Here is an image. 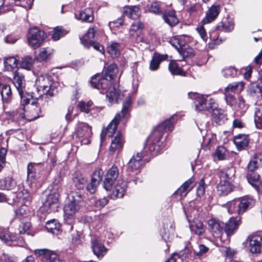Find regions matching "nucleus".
I'll return each instance as SVG.
<instances>
[{
    "label": "nucleus",
    "mask_w": 262,
    "mask_h": 262,
    "mask_svg": "<svg viewBox=\"0 0 262 262\" xmlns=\"http://www.w3.org/2000/svg\"><path fill=\"white\" fill-rule=\"evenodd\" d=\"M35 85L36 93L30 95L32 99H38L43 95L53 96L57 93L55 86L53 85V82L48 76L40 75L36 79Z\"/></svg>",
    "instance_id": "nucleus-1"
},
{
    "label": "nucleus",
    "mask_w": 262,
    "mask_h": 262,
    "mask_svg": "<svg viewBox=\"0 0 262 262\" xmlns=\"http://www.w3.org/2000/svg\"><path fill=\"white\" fill-rule=\"evenodd\" d=\"M118 69L117 64L112 63L106 68L105 76L97 74L92 77L90 81L91 86L97 89H106L111 86V80L116 76Z\"/></svg>",
    "instance_id": "nucleus-2"
},
{
    "label": "nucleus",
    "mask_w": 262,
    "mask_h": 262,
    "mask_svg": "<svg viewBox=\"0 0 262 262\" xmlns=\"http://www.w3.org/2000/svg\"><path fill=\"white\" fill-rule=\"evenodd\" d=\"M235 174L233 168L224 169L220 171V182L217 186V190L220 195H226L232 190V186L229 180H232Z\"/></svg>",
    "instance_id": "nucleus-3"
},
{
    "label": "nucleus",
    "mask_w": 262,
    "mask_h": 262,
    "mask_svg": "<svg viewBox=\"0 0 262 262\" xmlns=\"http://www.w3.org/2000/svg\"><path fill=\"white\" fill-rule=\"evenodd\" d=\"M69 203L64 207V216L71 219L79 210V203L82 201L81 194L79 192L71 191L68 195Z\"/></svg>",
    "instance_id": "nucleus-4"
},
{
    "label": "nucleus",
    "mask_w": 262,
    "mask_h": 262,
    "mask_svg": "<svg viewBox=\"0 0 262 262\" xmlns=\"http://www.w3.org/2000/svg\"><path fill=\"white\" fill-rule=\"evenodd\" d=\"M13 83L16 87L21 98V102L23 106V109L25 110V106L29 103L30 98L29 94H27V97L24 96L26 85L24 76L18 71L13 73Z\"/></svg>",
    "instance_id": "nucleus-5"
},
{
    "label": "nucleus",
    "mask_w": 262,
    "mask_h": 262,
    "mask_svg": "<svg viewBox=\"0 0 262 262\" xmlns=\"http://www.w3.org/2000/svg\"><path fill=\"white\" fill-rule=\"evenodd\" d=\"M195 99V108L198 111L208 110L215 107V101L208 95L199 94H192Z\"/></svg>",
    "instance_id": "nucleus-6"
},
{
    "label": "nucleus",
    "mask_w": 262,
    "mask_h": 262,
    "mask_svg": "<svg viewBox=\"0 0 262 262\" xmlns=\"http://www.w3.org/2000/svg\"><path fill=\"white\" fill-rule=\"evenodd\" d=\"M45 32L37 28L30 30L28 34V42L30 47L33 49L38 48L43 43L45 38Z\"/></svg>",
    "instance_id": "nucleus-7"
},
{
    "label": "nucleus",
    "mask_w": 262,
    "mask_h": 262,
    "mask_svg": "<svg viewBox=\"0 0 262 262\" xmlns=\"http://www.w3.org/2000/svg\"><path fill=\"white\" fill-rule=\"evenodd\" d=\"M59 194L56 192L48 194L46 201L40 208L41 211L48 213L57 211L59 206Z\"/></svg>",
    "instance_id": "nucleus-8"
},
{
    "label": "nucleus",
    "mask_w": 262,
    "mask_h": 262,
    "mask_svg": "<svg viewBox=\"0 0 262 262\" xmlns=\"http://www.w3.org/2000/svg\"><path fill=\"white\" fill-rule=\"evenodd\" d=\"M174 117L166 120L163 123L157 126L151 133L150 139L160 140L164 132L167 130L171 131L173 128Z\"/></svg>",
    "instance_id": "nucleus-9"
},
{
    "label": "nucleus",
    "mask_w": 262,
    "mask_h": 262,
    "mask_svg": "<svg viewBox=\"0 0 262 262\" xmlns=\"http://www.w3.org/2000/svg\"><path fill=\"white\" fill-rule=\"evenodd\" d=\"M75 135L77 138L81 139L80 142L82 144H88L90 142V138L92 135L91 128L86 123H79L75 132Z\"/></svg>",
    "instance_id": "nucleus-10"
},
{
    "label": "nucleus",
    "mask_w": 262,
    "mask_h": 262,
    "mask_svg": "<svg viewBox=\"0 0 262 262\" xmlns=\"http://www.w3.org/2000/svg\"><path fill=\"white\" fill-rule=\"evenodd\" d=\"M0 239L10 246H23L24 244L23 239L11 232L1 233Z\"/></svg>",
    "instance_id": "nucleus-11"
},
{
    "label": "nucleus",
    "mask_w": 262,
    "mask_h": 262,
    "mask_svg": "<svg viewBox=\"0 0 262 262\" xmlns=\"http://www.w3.org/2000/svg\"><path fill=\"white\" fill-rule=\"evenodd\" d=\"M119 176V169L116 166H113L105 174L104 187L106 190H110L112 185Z\"/></svg>",
    "instance_id": "nucleus-12"
},
{
    "label": "nucleus",
    "mask_w": 262,
    "mask_h": 262,
    "mask_svg": "<svg viewBox=\"0 0 262 262\" xmlns=\"http://www.w3.org/2000/svg\"><path fill=\"white\" fill-rule=\"evenodd\" d=\"M249 249L252 253H260L262 252V237L257 234L249 236Z\"/></svg>",
    "instance_id": "nucleus-13"
},
{
    "label": "nucleus",
    "mask_w": 262,
    "mask_h": 262,
    "mask_svg": "<svg viewBox=\"0 0 262 262\" xmlns=\"http://www.w3.org/2000/svg\"><path fill=\"white\" fill-rule=\"evenodd\" d=\"M120 114H117L115 116L114 119L107 125V127L102 131L100 135V139L101 141L104 140L106 136H107L110 137L113 136V135L116 132L117 125L120 122Z\"/></svg>",
    "instance_id": "nucleus-14"
},
{
    "label": "nucleus",
    "mask_w": 262,
    "mask_h": 262,
    "mask_svg": "<svg viewBox=\"0 0 262 262\" xmlns=\"http://www.w3.org/2000/svg\"><path fill=\"white\" fill-rule=\"evenodd\" d=\"M238 214L244 213L247 210L251 208L255 204V200L251 196L246 195L238 198Z\"/></svg>",
    "instance_id": "nucleus-15"
},
{
    "label": "nucleus",
    "mask_w": 262,
    "mask_h": 262,
    "mask_svg": "<svg viewBox=\"0 0 262 262\" xmlns=\"http://www.w3.org/2000/svg\"><path fill=\"white\" fill-rule=\"evenodd\" d=\"M124 142L123 135L120 133H118L112 140L109 148L110 152L112 154L119 153L123 149Z\"/></svg>",
    "instance_id": "nucleus-16"
},
{
    "label": "nucleus",
    "mask_w": 262,
    "mask_h": 262,
    "mask_svg": "<svg viewBox=\"0 0 262 262\" xmlns=\"http://www.w3.org/2000/svg\"><path fill=\"white\" fill-rule=\"evenodd\" d=\"M28 108V111L26 112V114L22 116V118L25 117L29 121H33L40 116L41 109L39 106L37 105L35 101L33 100Z\"/></svg>",
    "instance_id": "nucleus-17"
},
{
    "label": "nucleus",
    "mask_w": 262,
    "mask_h": 262,
    "mask_svg": "<svg viewBox=\"0 0 262 262\" xmlns=\"http://www.w3.org/2000/svg\"><path fill=\"white\" fill-rule=\"evenodd\" d=\"M208 225L215 237H221L224 230L225 224L223 222L215 219H210L208 221Z\"/></svg>",
    "instance_id": "nucleus-18"
},
{
    "label": "nucleus",
    "mask_w": 262,
    "mask_h": 262,
    "mask_svg": "<svg viewBox=\"0 0 262 262\" xmlns=\"http://www.w3.org/2000/svg\"><path fill=\"white\" fill-rule=\"evenodd\" d=\"M241 223V218L239 216L231 217L224 226V231L227 235H232L237 229Z\"/></svg>",
    "instance_id": "nucleus-19"
},
{
    "label": "nucleus",
    "mask_w": 262,
    "mask_h": 262,
    "mask_svg": "<svg viewBox=\"0 0 262 262\" xmlns=\"http://www.w3.org/2000/svg\"><path fill=\"white\" fill-rule=\"evenodd\" d=\"M220 12V7L218 5H212L206 12V16L202 20L203 24H207L214 21Z\"/></svg>",
    "instance_id": "nucleus-20"
},
{
    "label": "nucleus",
    "mask_w": 262,
    "mask_h": 262,
    "mask_svg": "<svg viewBox=\"0 0 262 262\" xmlns=\"http://www.w3.org/2000/svg\"><path fill=\"white\" fill-rule=\"evenodd\" d=\"M142 154L139 152L134 155L127 163V170L128 171H133L139 169L143 164L142 161Z\"/></svg>",
    "instance_id": "nucleus-21"
},
{
    "label": "nucleus",
    "mask_w": 262,
    "mask_h": 262,
    "mask_svg": "<svg viewBox=\"0 0 262 262\" xmlns=\"http://www.w3.org/2000/svg\"><path fill=\"white\" fill-rule=\"evenodd\" d=\"M150 135L148 137L146 140L147 145L145 149L148 148L149 152L153 156L157 155L160 151V140H157L156 138L154 139H150Z\"/></svg>",
    "instance_id": "nucleus-22"
},
{
    "label": "nucleus",
    "mask_w": 262,
    "mask_h": 262,
    "mask_svg": "<svg viewBox=\"0 0 262 262\" xmlns=\"http://www.w3.org/2000/svg\"><path fill=\"white\" fill-rule=\"evenodd\" d=\"M100 90L101 93H105L106 97L111 103L119 102V99L120 97V95L119 94L118 91L114 87L108 86L106 89L104 90L102 89H98Z\"/></svg>",
    "instance_id": "nucleus-23"
},
{
    "label": "nucleus",
    "mask_w": 262,
    "mask_h": 262,
    "mask_svg": "<svg viewBox=\"0 0 262 262\" xmlns=\"http://www.w3.org/2000/svg\"><path fill=\"white\" fill-rule=\"evenodd\" d=\"M45 163H30L27 167L28 179L35 180L36 178V171L44 169L46 166Z\"/></svg>",
    "instance_id": "nucleus-24"
},
{
    "label": "nucleus",
    "mask_w": 262,
    "mask_h": 262,
    "mask_svg": "<svg viewBox=\"0 0 262 262\" xmlns=\"http://www.w3.org/2000/svg\"><path fill=\"white\" fill-rule=\"evenodd\" d=\"M162 18L164 21L170 27L175 26L179 22L174 10L165 11L162 14Z\"/></svg>",
    "instance_id": "nucleus-25"
},
{
    "label": "nucleus",
    "mask_w": 262,
    "mask_h": 262,
    "mask_svg": "<svg viewBox=\"0 0 262 262\" xmlns=\"http://www.w3.org/2000/svg\"><path fill=\"white\" fill-rule=\"evenodd\" d=\"M168 55L167 54H161L158 53H155L152 59L150 62L149 69L151 71H156L158 69L160 63L167 60Z\"/></svg>",
    "instance_id": "nucleus-26"
},
{
    "label": "nucleus",
    "mask_w": 262,
    "mask_h": 262,
    "mask_svg": "<svg viewBox=\"0 0 262 262\" xmlns=\"http://www.w3.org/2000/svg\"><path fill=\"white\" fill-rule=\"evenodd\" d=\"M16 186V181L11 176L0 180L1 190H14Z\"/></svg>",
    "instance_id": "nucleus-27"
},
{
    "label": "nucleus",
    "mask_w": 262,
    "mask_h": 262,
    "mask_svg": "<svg viewBox=\"0 0 262 262\" xmlns=\"http://www.w3.org/2000/svg\"><path fill=\"white\" fill-rule=\"evenodd\" d=\"M190 40V37L188 35H181L174 37L170 39V44L176 48L178 51L179 48L182 47L184 44L187 43Z\"/></svg>",
    "instance_id": "nucleus-28"
},
{
    "label": "nucleus",
    "mask_w": 262,
    "mask_h": 262,
    "mask_svg": "<svg viewBox=\"0 0 262 262\" xmlns=\"http://www.w3.org/2000/svg\"><path fill=\"white\" fill-rule=\"evenodd\" d=\"M4 68L6 71L9 72H17L18 59L14 56L6 57L4 61Z\"/></svg>",
    "instance_id": "nucleus-29"
},
{
    "label": "nucleus",
    "mask_w": 262,
    "mask_h": 262,
    "mask_svg": "<svg viewBox=\"0 0 262 262\" xmlns=\"http://www.w3.org/2000/svg\"><path fill=\"white\" fill-rule=\"evenodd\" d=\"M96 33V28L92 27L89 29L85 36L80 39L81 43L85 47L89 48L90 46V43H92L95 39Z\"/></svg>",
    "instance_id": "nucleus-30"
},
{
    "label": "nucleus",
    "mask_w": 262,
    "mask_h": 262,
    "mask_svg": "<svg viewBox=\"0 0 262 262\" xmlns=\"http://www.w3.org/2000/svg\"><path fill=\"white\" fill-rule=\"evenodd\" d=\"M73 182L75 186L79 190L83 189L88 182V179L83 174L79 172H75Z\"/></svg>",
    "instance_id": "nucleus-31"
},
{
    "label": "nucleus",
    "mask_w": 262,
    "mask_h": 262,
    "mask_svg": "<svg viewBox=\"0 0 262 262\" xmlns=\"http://www.w3.org/2000/svg\"><path fill=\"white\" fill-rule=\"evenodd\" d=\"M233 141L237 149L242 150L248 145L249 139L246 135H238L234 137Z\"/></svg>",
    "instance_id": "nucleus-32"
},
{
    "label": "nucleus",
    "mask_w": 262,
    "mask_h": 262,
    "mask_svg": "<svg viewBox=\"0 0 262 262\" xmlns=\"http://www.w3.org/2000/svg\"><path fill=\"white\" fill-rule=\"evenodd\" d=\"M0 92L3 101L5 103L10 102L12 97L10 86L6 84H0Z\"/></svg>",
    "instance_id": "nucleus-33"
},
{
    "label": "nucleus",
    "mask_w": 262,
    "mask_h": 262,
    "mask_svg": "<svg viewBox=\"0 0 262 262\" xmlns=\"http://www.w3.org/2000/svg\"><path fill=\"white\" fill-rule=\"evenodd\" d=\"M124 15L131 19H137L141 15L140 9L138 6H127L124 8Z\"/></svg>",
    "instance_id": "nucleus-34"
},
{
    "label": "nucleus",
    "mask_w": 262,
    "mask_h": 262,
    "mask_svg": "<svg viewBox=\"0 0 262 262\" xmlns=\"http://www.w3.org/2000/svg\"><path fill=\"white\" fill-rule=\"evenodd\" d=\"M92 248L94 253L98 258L103 257L107 251L104 245L98 241H94L92 243Z\"/></svg>",
    "instance_id": "nucleus-35"
},
{
    "label": "nucleus",
    "mask_w": 262,
    "mask_h": 262,
    "mask_svg": "<svg viewBox=\"0 0 262 262\" xmlns=\"http://www.w3.org/2000/svg\"><path fill=\"white\" fill-rule=\"evenodd\" d=\"M126 187L125 181L118 180L113 190V194L117 198H122L125 192Z\"/></svg>",
    "instance_id": "nucleus-36"
},
{
    "label": "nucleus",
    "mask_w": 262,
    "mask_h": 262,
    "mask_svg": "<svg viewBox=\"0 0 262 262\" xmlns=\"http://www.w3.org/2000/svg\"><path fill=\"white\" fill-rule=\"evenodd\" d=\"M213 109L212 115L213 120L219 124L223 123L227 119L224 111L220 108Z\"/></svg>",
    "instance_id": "nucleus-37"
},
{
    "label": "nucleus",
    "mask_w": 262,
    "mask_h": 262,
    "mask_svg": "<svg viewBox=\"0 0 262 262\" xmlns=\"http://www.w3.org/2000/svg\"><path fill=\"white\" fill-rule=\"evenodd\" d=\"M53 50L49 48H44L40 50L36 58L38 61H42L50 59L53 53Z\"/></svg>",
    "instance_id": "nucleus-38"
},
{
    "label": "nucleus",
    "mask_w": 262,
    "mask_h": 262,
    "mask_svg": "<svg viewBox=\"0 0 262 262\" xmlns=\"http://www.w3.org/2000/svg\"><path fill=\"white\" fill-rule=\"evenodd\" d=\"M120 48L119 43L111 41L107 46V51L112 58H116L120 55Z\"/></svg>",
    "instance_id": "nucleus-39"
},
{
    "label": "nucleus",
    "mask_w": 262,
    "mask_h": 262,
    "mask_svg": "<svg viewBox=\"0 0 262 262\" xmlns=\"http://www.w3.org/2000/svg\"><path fill=\"white\" fill-rule=\"evenodd\" d=\"M247 177L248 182L256 190H258L261 183L259 175L254 172H249Z\"/></svg>",
    "instance_id": "nucleus-40"
},
{
    "label": "nucleus",
    "mask_w": 262,
    "mask_h": 262,
    "mask_svg": "<svg viewBox=\"0 0 262 262\" xmlns=\"http://www.w3.org/2000/svg\"><path fill=\"white\" fill-rule=\"evenodd\" d=\"M79 19L84 22H92L94 19L93 11L92 9L88 8L81 11L79 15Z\"/></svg>",
    "instance_id": "nucleus-41"
},
{
    "label": "nucleus",
    "mask_w": 262,
    "mask_h": 262,
    "mask_svg": "<svg viewBox=\"0 0 262 262\" xmlns=\"http://www.w3.org/2000/svg\"><path fill=\"white\" fill-rule=\"evenodd\" d=\"M243 82H233L229 84L225 89V91L231 93H239L244 89Z\"/></svg>",
    "instance_id": "nucleus-42"
},
{
    "label": "nucleus",
    "mask_w": 262,
    "mask_h": 262,
    "mask_svg": "<svg viewBox=\"0 0 262 262\" xmlns=\"http://www.w3.org/2000/svg\"><path fill=\"white\" fill-rule=\"evenodd\" d=\"M254 122L257 128L262 129V104L256 105L255 107Z\"/></svg>",
    "instance_id": "nucleus-43"
},
{
    "label": "nucleus",
    "mask_w": 262,
    "mask_h": 262,
    "mask_svg": "<svg viewBox=\"0 0 262 262\" xmlns=\"http://www.w3.org/2000/svg\"><path fill=\"white\" fill-rule=\"evenodd\" d=\"M69 33V31L64 29L61 26L55 27L52 31V38L54 41L59 40L61 37L64 36Z\"/></svg>",
    "instance_id": "nucleus-44"
},
{
    "label": "nucleus",
    "mask_w": 262,
    "mask_h": 262,
    "mask_svg": "<svg viewBox=\"0 0 262 262\" xmlns=\"http://www.w3.org/2000/svg\"><path fill=\"white\" fill-rule=\"evenodd\" d=\"M60 228V224L55 220H52L47 222L46 228L47 231L53 234H57Z\"/></svg>",
    "instance_id": "nucleus-45"
},
{
    "label": "nucleus",
    "mask_w": 262,
    "mask_h": 262,
    "mask_svg": "<svg viewBox=\"0 0 262 262\" xmlns=\"http://www.w3.org/2000/svg\"><path fill=\"white\" fill-rule=\"evenodd\" d=\"M233 28L234 23L232 20H227L225 21L220 22L216 26L217 30L226 32L231 31L233 29Z\"/></svg>",
    "instance_id": "nucleus-46"
},
{
    "label": "nucleus",
    "mask_w": 262,
    "mask_h": 262,
    "mask_svg": "<svg viewBox=\"0 0 262 262\" xmlns=\"http://www.w3.org/2000/svg\"><path fill=\"white\" fill-rule=\"evenodd\" d=\"M190 228L192 232L199 235H202L205 230L203 223L198 221H194L193 223L190 225Z\"/></svg>",
    "instance_id": "nucleus-47"
},
{
    "label": "nucleus",
    "mask_w": 262,
    "mask_h": 262,
    "mask_svg": "<svg viewBox=\"0 0 262 262\" xmlns=\"http://www.w3.org/2000/svg\"><path fill=\"white\" fill-rule=\"evenodd\" d=\"M168 69L172 75L185 76L184 72L180 68L174 60H171L169 63Z\"/></svg>",
    "instance_id": "nucleus-48"
},
{
    "label": "nucleus",
    "mask_w": 262,
    "mask_h": 262,
    "mask_svg": "<svg viewBox=\"0 0 262 262\" xmlns=\"http://www.w3.org/2000/svg\"><path fill=\"white\" fill-rule=\"evenodd\" d=\"M33 58L28 56L22 58L20 66L22 69L30 70L33 66Z\"/></svg>",
    "instance_id": "nucleus-49"
},
{
    "label": "nucleus",
    "mask_w": 262,
    "mask_h": 262,
    "mask_svg": "<svg viewBox=\"0 0 262 262\" xmlns=\"http://www.w3.org/2000/svg\"><path fill=\"white\" fill-rule=\"evenodd\" d=\"M186 44H184V45L178 49V52L182 55L183 59L191 56L193 54L192 49L189 48Z\"/></svg>",
    "instance_id": "nucleus-50"
},
{
    "label": "nucleus",
    "mask_w": 262,
    "mask_h": 262,
    "mask_svg": "<svg viewBox=\"0 0 262 262\" xmlns=\"http://www.w3.org/2000/svg\"><path fill=\"white\" fill-rule=\"evenodd\" d=\"M45 262H64L59 255L54 252H48L46 254Z\"/></svg>",
    "instance_id": "nucleus-51"
},
{
    "label": "nucleus",
    "mask_w": 262,
    "mask_h": 262,
    "mask_svg": "<svg viewBox=\"0 0 262 262\" xmlns=\"http://www.w3.org/2000/svg\"><path fill=\"white\" fill-rule=\"evenodd\" d=\"M12 3L8 0H0V14L11 10Z\"/></svg>",
    "instance_id": "nucleus-52"
},
{
    "label": "nucleus",
    "mask_w": 262,
    "mask_h": 262,
    "mask_svg": "<svg viewBox=\"0 0 262 262\" xmlns=\"http://www.w3.org/2000/svg\"><path fill=\"white\" fill-rule=\"evenodd\" d=\"M238 199H235L227 204V209L229 213L234 212L238 214Z\"/></svg>",
    "instance_id": "nucleus-53"
},
{
    "label": "nucleus",
    "mask_w": 262,
    "mask_h": 262,
    "mask_svg": "<svg viewBox=\"0 0 262 262\" xmlns=\"http://www.w3.org/2000/svg\"><path fill=\"white\" fill-rule=\"evenodd\" d=\"M103 175V171L100 169H97L93 172L91 181L99 184L102 180Z\"/></svg>",
    "instance_id": "nucleus-54"
},
{
    "label": "nucleus",
    "mask_w": 262,
    "mask_h": 262,
    "mask_svg": "<svg viewBox=\"0 0 262 262\" xmlns=\"http://www.w3.org/2000/svg\"><path fill=\"white\" fill-rule=\"evenodd\" d=\"M150 12L155 14H160L162 13L160 3L158 2H151L148 6Z\"/></svg>",
    "instance_id": "nucleus-55"
},
{
    "label": "nucleus",
    "mask_w": 262,
    "mask_h": 262,
    "mask_svg": "<svg viewBox=\"0 0 262 262\" xmlns=\"http://www.w3.org/2000/svg\"><path fill=\"white\" fill-rule=\"evenodd\" d=\"M237 70L234 67H229L224 68L222 71V73L226 78L234 77L237 75Z\"/></svg>",
    "instance_id": "nucleus-56"
},
{
    "label": "nucleus",
    "mask_w": 262,
    "mask_h": 262,
    "mask_svg": "<svg viewBox=\"0 0 262 262\" xmlns=\"http://www.w3.org/2000/svg\"><path fill=\"white\" fill-rule=\"evenodd\" d=\"M132 98L130 96H127L123 103L121 110L122 116L125 117L129 111L130 106Z\"/></svg>",
    "instance_id": "nucleus-57"
},
{
    "label": "nucleus",
    "mask_w": 262,
    "mask_h": 262,
    "mask_svg": "<svg viewBox=\"0 0 262 262\" xmlns=\"http://www.w3.org/2000/svg\"><path fill=\"white\" fill-rule=\"evenodd\" d=\"M8 1L12 3V5L15 2H19L20 6L26 10H29L31 8L34 0H8Z\"/></svg>",
    "instance_id": "nucleus-58"
},
{
    "label": "nucleus",
    "mask_w": 262,
    "mask_h": 262,
    "mask_svg": "<svg viewBox=\"0 0 262 262\" xmlns=\"http://www.w3.org/2000/svg\"><path fill=\"white\" fill-rule=\"evenodd\" d=\"M194 186V181L193 178H190L187 181H186L182 185L183 187H184V189L186 190V192L188 193Z\"/></svg>",
    "instance_id": "nucleus-59"
},
{
    "label": "nucleus",
    "mask_w": 262,
    "mask_h": 262,
    "mask_svg": "<svg viewBox=\"0 0 262 262\" xmlns=\"http://www.w3.org/2000/svg\"><path fill=\"white\" fill-rule=\"evenodd\" d=\"M194 186V181L193 178H190L187 181H186L182 185L183 187H184V189L186 190V192L188 193Z\"/></svg>",
    "instance_id": "nucleus-60"
},
{
    "label": "nucleus",
    "mask_w": 262,
    "mask_h": 262,
    "mask_svg": "<svg viewBox=\"0 0 262 262\" xmlns=\"http://www.w3.org/2000/svg\"><path fill=\"white\" fill-rule=\"evenodd\" d=\"M225 97L227 104L232 106L234 104L235 100L234 96L231 93L225 91Z\"/></svg>",
    "instance_id": "nucleus-61"
},
{
    "label": "nucleus",
    "mask_w": 262,
    "mask_h": 262,
    "mask_svg": "<svg viewBox=\"0 0 262 262\" xmlns=\"http://www.w3.org/2000/svg\"><path fill=\"white\" fill-rule=\"evenodd\" d=\"M108 202V200L103 198L97 200H93L92 203L97 208H101L103 207Z\"/></svg>",
    "instance_id": "nucleus-62"
},
{
    "label": "nucleus",
    "mask_w": 262,
    "mask_h": 262,
    "mask_svg": "<svg viewBox=\"0 0 262 262\" xmlns=\"http://www.w3.org/2000/svg\"><path fill=\"white\" fill-rule=\"evenodd\" d=\"M234 104H235V107L237 106V108H235L237 110L244 111L247 108L245 101L242 97H238L237 100L235 101Z\"/></svg>",
    "instance_id": "nucleus-63"
},
{
    "label": "nucleus",
    "mask_w": 262,
    "mask_h": 262,
    "mask_svg": "<svg viewBox=\"0 0 262 262\" xmlns=\"http://www.w3.org/2000/svg\"><path fill=\"white\" fill-rule=\"evenodd\" d=\"M225 152L226 149L223 146H220L216 149L215 152V155L218 158V159L223 160L225 157Z\"/></svg>",
    "instance_id": "nucleus-64"
}]
</instances>
